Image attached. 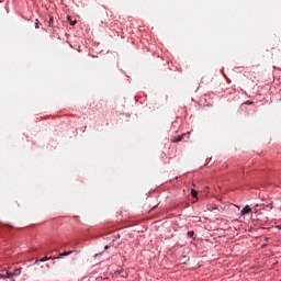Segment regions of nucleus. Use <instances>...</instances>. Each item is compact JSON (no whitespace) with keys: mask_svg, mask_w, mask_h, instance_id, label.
Listing matches in <instances>:
<instances>
[{"mask_svg":"<svg viewBox=\"0 0 281 281\" xmlns=\"http://www.w3.org/2000/svg\"><path fill=\"white\" fill-rule=\"evenodd\" d=\"M70 254H74V250L61 252L57 258H63V256H70Z\"/></svg>","mask_w":281,"mask_h":281,"instance_id":"obj_4","label":"nucleus"},{"mask_svg":"<svg viewBox=\"0 0 281 281\" xmlns=\"http://www.w3.org/2000/svg\"><path fill=\"white\" fill-rule=\"evenodd\" d=\"M35 29L38 30V19L35 20Z\"/></svg>","mask_w":281,"mask_h":281,"instance_id":"obj_8","label":"nucleus"},{"mask_svg":"<svg viewBox=\"0 0 281 281\" xmlns=\"http://www.w3.org/2000/svg\"><path fill=\"white\" fill-rule=\"evenodd\" d=\"M104 249H109V245H106V246L104 247Z\"/></svg>","mask_w":281,"mask_h":281,"instance_id":"obj_12","label":"nucleus"},{"mask_svg":"<svg viewBox=\"0 0 281 281\" xmlns=\"http://www.w3.org/2000/svg\"><path fill=\"white\" fill-rule=\"evenodd\" d=\"M21 269L22 268H16L13 272H10L8 270H2L0 271V279L5 280V278H9L12 280V278H15L16 276H21Z\"/></svg>","mask_w":281,"mask_h":281,"instance_id":"obj_1","label":"nucleus"},{"mask_svg":"<svg viewBox=\"0 0 281 281\" xmlns=\"http://www.w3.org/2000/svg\"><path fill=\"white\" fill-rule=\"evenodd\" d=\"M49 258V260H56V259H58V257H48Z\"/></svg>","mask_w":281,"mask_h":281,"instance_id":"obj_10","label":"nucleus"},{"mask_svg":"<svg viewBox=\"0 0 281 281\" xmlns=\"http://www.w3.org/2000/svg\"><path fill=\"white\" fill-rule=\"evenodd\" d=\"M47 260H49V257H44V258L37 260L36 262H47Z\"/></svg>","mask_w":281,"mask_h":281,"instance_id":"obj_6","label":"nucleus"},{"mask_svg":"<svg viewBox=\"0 0 281 281\" xmlns=\"http://www.w3.org/2000/svg\"><path fill=\"white\" fill-rule=\"evenodd\" d=\"M67 20H68L70 25H76V23H78L76 20L72 21L71 16H69V15L67 16Z\"/></svg>","mask_w":281,"mask_h":281,"instance_id":"obj_5","label":"nucleus"},{"mask_svg":"<svg viewBox=\"0 0 281 281\" xmlns=\"http://www.w3.org/2000/svg\"><path fill=\"white\" fill-rule=\"evenodd\" d=\"M188 236H189V238H192V237L194 236V231H190V232L188 233Z\"/></svg>","mask_w":281,"mask_h":281,"instance_id":"obj_7","label":"nucleus"},{"mask_svg":"<svg viewBox=\"0 0 281 281\" xmlns=\"http://www.w3.org/2000/svg\"><path fill=\"white\" fill-rule=\"evenodd\" d=\"M12 281H14V279H12Z\"/></svg>","mask_w":281,"mask_h":281,"instance_id":"obj_13","label":"nucleus"},{"mask_svg":"<svg viewBox=\"0 0 281 281\" xmlns=\"http://www.w3.org/2000/svg\"><path fill=\"white\" fill-rule=\"evenodd\" d=\"M268 207H270V210H273V205H271V204H270V205H268Z\"/></svg>","mask_w":281,"mask_h":281,"instance_id":"obj_11","label":"nucleus"},{"mask_svg":"<svg viewBox=\"0 0 281 281\" xmlns=\"http://www.w3.org/2000/svg\"><path fill=\"white\" fill-rule=\"evenodd\" d=\"M249 212H251V207H250L249 205H246V206L241 210L240 214H241V216H245V214H249Z\"/></svg>","mask_w":281,"mask_h":281,"instance_id":"obj_2","label":"nucleus"},{"mask_svg":"<svg viewBox=\"0 0 281 281\" xmlns=\"http://www.w3.org/2000/svg\"><path fill=\"white\" fill-rule=\"evenodd\" d=\"M191 194H192V196H196V191H195V190H192V191H191Z\"/></svg>","mask_w":281,"mask_h":281,"instance_id":"obj_9","label":"nucleus"},{"mask_svg":"<svg viewBox=\"0 0 281 281\" xmlns=\"http://www.w3.org/2000/svg\"><path fill=\"white\" fill-rule=\"evenodd\" d=\"M187 135H190V133H188V134H182V135L176 137V138L173 139V142H182V139H183L184 137H187Z\"/></svg>","mask_w":281,"mask_h":281,"instance_id":"obj_3","label":"nucleus"}]
</instances>
